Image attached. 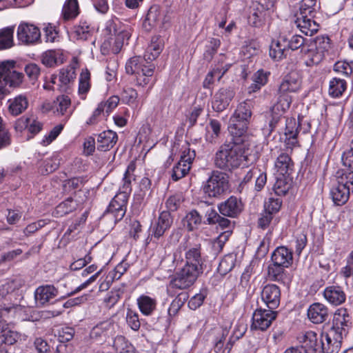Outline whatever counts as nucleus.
Returning <instances> with one entry per match:
<instances>
[{"mask_svg": "<svg viewBox=\"0 0 353 353\" xmlns=\"http://www.w3.org/2000/svg\"><path fill=\"white\" fill-rule=\"evenodd\" d=\"M286 267L281 266V264L273 263L268 267V276L270 281L279 283H284L286 276Z\"/></svg>", "mask_w": 353, "mask_h": 353, "instance_id": "36", "label": "nucleus"}, {"mask_svg": "<svg viewBox=\"0 0 353 353\" xmlns=\"http://www.w3.org/2000/svg\"><path fill=\"white\" fill-rule=\"evenodd\" d=\"M113 347L117 353L134 352V346L123 336H117L113 342Z\"/></svg>", "mask_w": 353, "mask_h": 353, "instance_id": "45", "label": "nucleus"}, {"mask_svg": "<svg viewBox=\"0 0 353 353\" xmlns=\"http://www.w3.org/2000/svg\"><path fill=\"white\" fill-rule=\"evenodd\" d=\"M302 343L299 347L303 348L307 353H321V338L319 341L317 334L308 331L299 337Z\"/></svg>", "mask_w": 353, "mask_h": 353, "instance_id": "21", "label": "nucleus"}, {"mask_svg": "<svg viewBox=\"0 0 353 353\" xmlns=\"http://www.w3.org/2000/svg\"><path fill=\"white\" fill-rule=\"evenodd\" d=\"M61 53L56 50H48L43 53L41 61L43 64L48 67H53L63 62Z\"/></svg>", "mask_w": 353, "mask_h": 353, "instance_id": "44", "label": "nucleus"}, {"mask_svg": "<svg viewBox=\"0 0 353 353\" xmlns=\"http://www.w3.org/2000/svg\"><path fill=\"white\" fill-rule=\"evenodd\" d=\"M201 245L182 241L172 255L161 261V265L169 270L176 268L185 260L183 268L176 273L171 283L175 288L184 290L192 286L205 269V258L202 256Z\"/></svg>", "mask_w": 353, "mask_h": 353, "instance_id": "1", "label": "nucleus"}, {"mask_svg": "<svg viewBox=\"0 0 353 353\" xmlns=\"http://www.w3.org/2000/svg\"><path fill=\"white\" fill-rule=\"evenodd\" d=\"M276 315L277 312L272 309H256L252 315V329L261 331L267 330Z\"/></svg>", "mask_w": 353, "mask_h": 353, "instance_id": "12", "label": "nucleus"}, {"mask_svg": "<svg viewBox=\"0 0 353 353\" xmlns=\"http://www.w3.org/2000/svg\"><path fill=\"white\" fill-rule=\"evenodd\" d=\"M351 325V317L347 310L338 309L334 314L331 328L321 334V353H338Z\"/></svg>", "mask_w": 353, "mask_h": 353, "instance_id": "2", "label": "nucleus"}, {"mask_svg": "<svg viewBox=\"0 0 353 353\" xmlns=\"http://www.w3.org/2000/svg\"><path fill=\"white\" fill-rule=\"evenodd\" d=\"M125 321L128 325L134 331H138L141 326L139 314L130 308L127 309Z\"/></svg>", "mask_w": 353, "mask_h": 353, "instance_id": "56", "label": "nucleus"}, {"mask_svg": "<svg viewBox=\"0 0 353 353\" xmlns=\"http://www.w3.org/2000/svg\"><path fill=\"white\" fill-rule=\"evenodd\" d=\"M243 203L241 199L231 196L226 201L219 205L220 213L225 216L236 217L243 210Z\"/></svg>", "mask_w": 353, "mask_h": 353, "instance_id": "19", "label": "nucleus"}, {"mask_svg": "<svg viewBox=\"0 0 353 353\" xmlns=\"http://www.w3.org/2000/svg\"><path fill=\"white\" fill-rule=\"evenodd\" d=\"M244 141L241 138L232 137V141L221 145L214 154L215 167L220 170L231 171L245 165L248 157L241 145Z\"/></svg>", "mask_w": 353, "mask_h": 353, "instance_id": "3", "label": "nucleus"}, {"mask_svg": "<svg viewBox=\"0 0 353 353\" xmlns=\"http://www.w3.org/2000/svg\"><path fill=\"white\" fill-rule=\"evenodd\" d=\"M221 44L220 40L212 38L210 41L209 45L206 46V50L204 52V58L208 61L211 60L214 54L216 53L218 48Z\"/></svg>", "mask_w": 353, "mask_h": 353, "instance_id": "63", "label": "nucleus"}, {"mask_svg": "<svg viewBox=\"0 0 353 353\" xmlns=\"http://www.w3.org/2000/svg\"><path fill=\"white\" fill-rule=\"evenodd\" d=\"M234 97V92L230 88H220L215 94L212 101V106L217 112L225 110Z\"/></svg>", "mask_w": 353, "mask_h": 353, "instance_id": "18", "label": "nucleus"}, {"mask_svg": "<svg viewBox=\"0 0 353 353\" xmlns=\"http://www.w3.org/2000/svg\"><path fill=\"white\" fill-rule=\"evenodd\" d=\"M195 157L196 153L194 150L190 149L188 145L183 148L180 160L172 170L171 177L174 181H179L189 173Z\"/></svg>", "mask_w": 353, "mask_h": 353, "instance_id": "11", "label": "nucleus"}, {"mask_svg": "<svg viewBox=\"0 0 353 353\" xmlns=\"http://www.w3.org/2000/svg\"><path fill=\"white\" fill-rule=\"evenodd\" d=\"M155 68V65L145 57L134 56L125 63L127 74L135 75L137 85L143 88L148 86V90H151L157 81Z\"/></svg>", "mask_w": 353, "mask_h": 353, "instance_id": "4", "label": "nucleus"}, {"mask_svg": "<svg viewBox=\"0 0 353 353\" xmlns=\"http://www.w3.org/2000/svg\"><path fill=\"white\" fill-rule=\"evenodd\" d=\"M337 181L330 190V196L336 205L345 204L353 192V172L339 170L336 172Z\"/></svg>", "mask_w": 353, "mask_h": 353, "instance_id": "7", "label": "nucleus"}, {"mask_svg": "<svg viewBox=\"0 0 353 353\" xmlns=\"http://www.w3.org/2000/svg\"><path fill=\"white\" fill-rule=\"evenodd\" d=\"M132 192L129 180L119 188L114 197L111 200L109 205L103 212V216H109L114 220V223L121 221L125 214L129 196Z\"/></svg>", "mask_w": 353, "mask_h": 353, "instance_id": "6", "label": "nucleus"}, {"mask_svg": "<svg viewBox=\"0 0 353 353\" xmlns=\"http://www.w3.org/2000/svg\"><path fill=\"white\" fill-rule=\"evenodd\" d=\"M274 215L271 214V213L268 212L263 210L259 216L258 219V227L265 230L268 229L273 220Z\"/></svg>", "mask_w": 353, "mask_h": 353, "instance_id": "64", "label": "nucleus"}, {"mask_svg": "<svg viewBox=\"0 0 353 353\" xmlns=\"http://www.w3.org/2000/svg\"><path fill=\"white\" fill-rule=\"evenodd\" d=\"M90 73L88 69L83 70L80 74L79 82V93L85 94L90 88Z\"/></svg>", "mask_w": 353, "mask_h": 353, "instance_id": "52", "label": "nucleus"}, {"mask_svg": "<svg viewBox=\"0 0 353 353\" xmlns=\"http://www.w3.org/2000/svg\"><path fill=\"white\" fill-rule=\"evenodd\" d=\"M23 74L14 70V64L7 62L0 63V99L8 92L7 85L17 86L23 81Z\"/></svg>", "mask_w": 353, "mask_h": 353, "instance_id": "10", "label": "nucleus"}, {"mask_svg": "<svg viewBox=\"0 0 353 353\" xmlns=\"http://www.w3.org/2000/svg\"><path fill=\"white\" fill-rule=\"evenodd\" d=\"M283 41H281V36L276 42H272L270 48V56L275 61H279L286 56Z\"/></svg>", "mask_w": 353, "mask_h": 353, "instance_id": "43", "label": "nucleus"}, {"mask_svg": "<svg viewBox=\"0 0 353 353\" xmlns=\"http://www.w3.org/2000/svg\"><path fill=\"white\" fill-rule=\"evenodd\" d=\"M303 117H299L298 121L294 117L287 118L284 132V142L287 150L292 148L298 145V134L301 129V123Z\"/></svg>", "mask_w": 353, "mask_h": 353, "instance_id": "13", "label": "nucleus"}, {"mask_svg": "<svg viewBox=\"0 0 353 353\" xmlns=\"http://www.w3.org/2000/svg\"><path fill=\"white\" fill-rule=\"evenodd\" d=\"M224 74L225 71L221 72L220 68H214L206 74L205 78L203 81V87L205 89H211L212 85L214 82V79H216L217 81H220Z\"/></svg>", "mask_w": 353, "mask_h": 353, "instance_id": "51", "label": "nucleus"}, {"mask_svg": "<svg viewBox=\"0 0 353 353\" xmlns=\"http://www.w3.org/2000/svg\"><path fill=\"white\" fill-rule=\"evenodd\" d=\"M77 0H67L62 9V15L65 20H70L76 17L78 14Z\"/></svg>", "mask_w": 353, "mask_h": 353, "instance_id": "46", "label": "nucleus"}, {"mask_svg": "<svg viewBox=\"0 0 353 353\" xmlns=\"http://www.w3.org/2000/svg\"><path fill=\"white\" fill-rule=\"evenodd\" d=\"M308 14L299 12L296 16L295 23L300 30L306 35L312 36L318 31L319 25Z\"/></svg>", "mask_w": 353, "mask_h": 353, "instance_id": "26", "label": "nucleus"}, {"mask_svg": "<svg viewBox=\"0 0 353 353\" xmlns=\"http://www.w3.org/2000/svg\"><path fill=\"white\" fill-rule=\"evenodd\" d=\"M9 112L13 116H18L23 112L28 106V101L25 95L19 94L8 101Z\"/></svg>", "mask_w": 353, "mask_h": 353, "instance_id": "31", "label": "nucleus"}, {"mask_svg": "<svg viewBox=\"0 0 353 353\" xmlns=\"http://www.w3.org/2000/svg\"><path fill=\"white\" fill-rule=\"evenodd\" d=\"M122 103L128 105L132 108H137L139 105L138 93L132 88H124L121 94Z\"/></svg>", "mask_w": 353, "mask_h": 353, "instance_id": "40", "label": "nucleus"}, {"mask_svg": "<svg viewBox=\"0 0 353 353\" xmlns=\"http://www.w3.org/2000/svg\"><path fill=\"white\" fill-rule=\"evenodd\" d=\"M291 185L287 181L285 176L277 178L273 189L276 194L279 196L285 195L289 191Z\"/></svg>", "mask_w": 353, "mask_h": 353, "instance_id": "54", "label": "nucleus"}, {"mask_svg": "<svg viewBox=\"0 0 353 353\" xmlns=\"http://www.w3.org/2000/svg\"><path fill=\"white\" fill-rule=\"evenodd\" d=\"M301 85V79L296 72H291L286 75L282 81L279 88V93L288 94V92H296Z\"/></svg>", "mask_w": 353, "mask_h": 353, "instance_id": "27", "label": "nucleus"}, {"mask_svg": "<svg viewBox=\"0 0 353 353\" xmlns=\"http://www.w3.org/2000/svg\"><path fill=\"white\" fill-rule=\"evenodd\" d=\"M235 265V258L232 254L225 256L220 261L217 270L221 275H225L230 272Z\"/></svg>", "mask_w": 353, "mask_h": 353, "instance_id": "50", "label": "nucleus"}, {"mask_svg": "<svg viewBox=\"0 0 353 353\" xmlns=\"http://www.w3.org/2000/svg\"><path fill=\"white\" fill-rule=\"evenodd\" d=\"M261 298L268 309L274 310L280 305L281 289L276 284H266L262 288Z\"/></svg>", "mask_w": 353, "mask_h": 353, "instance_id": "16", "label": "nucleus"}, {"mask_svg": "<svg viewBox=\"0 0 353 353\" xmlns=\"http://www.w3.org/2000/svg\"><path fill=\"white\" fill-rule=\"evenodd\" d=\"M347 89L345 79L334 77L329 82L328 94L332 98L341 97Z\"/></svg>", "mask_w": 353, "mask_h": 353, "instance_id": "35", "label": "nucleus"}, {"mask_svg": "<svg viewBox=\"0 0 353 353\" xmlns=\"http://www.w3.org/2000/svg\"><path fill=\"white\" fill-rule=\"evenodd\" d=\"M307 317L316 324L325 321L329 316V311L327 306L321 303H314L307 309Z\"/></svg>", "mask_w": 353, "mask_h": 353, "instance_id": "25", "label": "nucleus"}, {"mask_svg": "<svg viewBox=\"0 0 353 353\" xmlns=\"http://www.w3.org/2000/svg\"><path fill=\"white\" fill-rule=\"evenodd\" d=\"M58 289L53 285L39 286L34 291V299L37 305H45L58 296Z\"/></svg>", "mask_w": 353, "mask_h": 353, "instance_id": "20", "label": "nucleus"}, {"mask_svg": "<svg viewBox=\"0 0 353 353\" xmlns=\"http://www.w3.org/2000/svg\"><path fill=\"white\" fill-rule=\"evenodd\" d=\"M275 168L281 176L290 175L294 163L287 152L281 151L274 163Z\"/></svg>", "mask_w": 353, "mask_h": 353, "instance_id": "29", "label": "nucleus"}, {"mask_svg": "<svg viewBox=\"0 0 353 353\" xmlns=\"http://www.w3.org/2000/svg\"><path fill=\"white\" fill-rule=\"evenodd\" d=\"M105 30L110 35L109 39L114 41L112 50L114 53H118L120 51L124 42L128 41L131 35L128 26L116 17L107 21Z\"/></svg>", "mask_w": 353, "mask_h": 353, "instance_id": "8", "label": "nucleus"}, {"mask_svg": "<svg viewBox=\"0 0 353 353\" xmlns=\"http://www.w3.org/2000/svg\"><path fill=\"white\" fill-rule=\"evenodd\" d=\"M207 292L205 290L202 289L200 292L194 294L188 302V307L190 309L195 310L202 305L205 297Z\"/></svg>", "mask_w": 353, "mask_h": 353, "instance_id": "58", "label": "nucleus"}, {"mask_svg": "<svg viewBox=\"0 0 353 353\" xmlns=\"http://www.w3.org/2000/svg\"><path fill=\"white\" fill-rule=\"evenodd\" d=\"M73 34L77 40L86 41L92 37L91 29L86 21L81 22L75 26Z\"/></svg>", "mask_w": 353, "mask_h": 353, "instance_id": "48", "label": "nucleus"}, {"mask_svg": "<svg viewBox=\"0 0 353 353\" xmlns=\"http://www.w3.org/2000/svg\"><path fill=\"white\" fill-rule=\"evenodd\" d=\"M282 201L280 199L269 198L264 204V210L274 215L281 209Z\"/></svg>", "mask_w": 353, "mask_h": 353, "instance_id": "62", "label": "nucleus"}, {"mask_svg": "<svg viewBox=\"0 0 353 353\" xmlns=\"http://www.w3.org/2000/svg\"><path fill=\"white\" fill-rule=\"evenodd\" d=\"M278 94L276 103L270 109L271 125H275L279 121V119L290 108L292 103V98L288 94H282L279 92Z\"/></svg>", "mask_w": 353, "mask_h": 353, "instance_id": "17", "label": "nucleus"}, {"mask_svg": "<svg viewBox=\"0 0 353 353\" xmlns=\"http://www.w3.org/2000/svg\"><path fill=\"white\" fill-rule=\"evenodd\" d=\"M77 207V201L72 198H68L59 203L53 212V215L56 217L63 216L76 210Z\"/></svg>", "mask_w": 353, "mask_h": 353, "instance_id": "38", "label": "nucleus"}, {"mask_svg": "<svg viewBox=\"0 0 353 353\" xmlns=\"http://www.w3.org/2000/svg\"><path fill=\"white\" fill-rule=\"evenodd\" d=\"M254 102L246 99L240 103L229 121L228 131L232 137L241 138L245 140L248 125L250 123Z\"/></svg>", "mask_w": 353, "mask_h": 353, "instance_id": "5", "label": "nucleus"}, {"mask_svg": "<svg viewBox=\"0 0 353 353\" xmlns=\"http://www.w3.org/2000/svg\"><path fill=\"white\" fill-rule=\"evenodd\" d=\"M185 221L188 230L193 231L201 224V216L196 210H193L185 216Z\"/></svg>", "mask_w": 353, "mask_h": 353, "instance_id": "53", "label": "nucleus"}, {"mask_svg": "<svg viewBox=\"0 0 353 353\" xmlns=\"http://www.w3.org/2000/svg\"><path fill=\"white\" fill-rule=\"evenodd\" d=\"M173 222V219L168 211H163L160 213L159 218L153 226L152 235L159 239L166 230L170 229Z\"/></svg>", "mask_w": 353, "mask_h": 353, "instance_id": "24", "label": "nucleus"}, {"mask_svg": "<svg viewBox=\"0 0 353 353\" xmlns=\"http://www.w3.org/2000/svg\"><path fill=\"white\" fill-rule=\"evenodd\" d=\"M63 126L62 125H57L54 126L49 133L46 134L41 141V144L43 146L50 144L63 130Z\"/></svg>", "mask_w": 353, "mask_h": 353, "instance_id": "60", "label": "nucleus"}, {"mask_svg": "<svg viewBox=\"0 0 353 353\" xmlns=\"http://www.w3.org/2000/svg\"><path fill=\"white\" fill-rule=\"evenodd\" d=\"M76 78L75 69L72 66H68L60 70L59 79L61 84L68 85Z\"/></svg>", "mask_w": 353, "mask_h": 353, "instance_id": "55", "label": "nucleus"}, {"mask_svg": "<svg viewBox=\"0 0 353 353\" xmlns=\"http://www.w3.org/2000/svg\"><path fill=\"white\" fill-rule=\"evenodd\" d=\"M17 36L18 40L22 43L31 45L40 40L41 32L34 25L21 23L18 26Z\"/></svg>", "mask_w": 353, "mask_h": 353, "instance_id": "15", "label": "nucleus"}, {"mask_svg": "<svg viewBox=\"0 0 353 353\" xmlns=\"http://www.w3.org/2000/svg\"><path fill=\"white\" fill-rule=\"evenodd\" d=\"M281 41H283L285 47L292 50H295L302 47L306 39L300 35H292L290 38L281 36Z\"/></svg>", "mask_w": 353, "mask_h": 353, "instance_id": "47", "label": "nucleus"}, {"mask_svg": "<svg viewBox=\"0 0 353 353\" xmlns=\"http://www.w3.org/2000/svg\"><path fill=\"white\" fill-rule=\"evenodd\" d=\"M188 293L186 292H181L179 294L170 305L168 310V315L171 317L176 316L181 307L188 299Z\"/></svg>", "mask_w": 353, "mask_h": 353, "instance_id": "42", "label": "nucleus"}, {"mask_svg": "<svg viewBox=\"0 0 353 353\" xmlns=\"http://www.w3.org/2000/svg\"><path fill=\"white\" fill-rule=\"evenodd\" d=\"M119 101L120 99L119 97L113 95L109 97L106 101L100 102L99 104L102 105V108L103 109L106 116H108L112 111L117 107Z\"/></svg>", "mask_w": 353, "mask_h": 353, "instance_id": "61", "label": "nucleus"}, {"mask_svg": "<svg viewBox=\"0 0 353 353\" xmlns=\"http://www.w3.org/2000/svg\"><path fill=\"white\" fill-rule=\"evenodd\" d=\"M114 331V323L111 320H107L98 323L94 326L91 332V335L94 336H108Z\"/></svg>", "mask_w": 353, "mask_h": 353, "instance_id": "41", "label": "nucleus"}, {"mask_svg": "<svg viewBox=\"0 0 353 353\" xmlns=\"http://www.w3.org/2000/svg\"><path fill=\"white\" fill-rule=\"evenodd\" d=\"M163 48V42L161 37L154 36L152 37L150 41V43L148 45L144 57L150 61L156 59Z\"/></svg>", "mask_w": 353, "mask_h": 353, "instance_id": "33", "label": "nucleus"}, {"mask_svg": "<svg viewBox=\"0 0 353 353\" xmlns=\"http://www.w3.org/2000/svg\"><path fill=\"white\" fill-rule=\"evenodd\" d=\"M270 75V72L262 69L254 72L251 78L252 83L247 88L248 93L250 94L260 90L267 84Z\"/></svg>", "mask_w": 353, "mask_h": 353, "instance_id": "30", "label": "nucleus"}, {"mask_svg": "<svg viewBox=\"0 0 353 353\" xmlns=\"http://www.w3.org/2000/svg\"><path fill=\"white\" fill-rule=\"evenodd\" d=\"M231 233L232 232L230 230H225L209 243L210 252L213 256H216L222 252L225 243L228 240Z\"/></svg>", "mask_w": 353, "mask_h": 353, "instance_id": "34", "label": "nucleus"}, {"mask_svg": "<svg viewBox=\"0 0 353 353\" xmlns=\"http://www.w3.org/2000/svg\"><path fill=\"white\" fill-rule=\"evenodd\" d=\"M137 303L142 314L150 316L155 311L157 302L156 299L142 294L137 298Z\"/></svg>", "mask_w": 353, "mask_h": 353, "instance_id": "32", "label": "nucleus"}, {"mask_svg": "<svg viewBox=\"0 0 353 353\" xmlns=\"http://www.w3.org/2000/svg\"><path fill=\"white\" fill-rule=\"evenodd\" d=\"M43 112L52 111L57 114L65 115L67 118H69L73 112L70 97L63 94L57 97L52 103H43Z\"/></svg>", "mask_w": 353, "mask_h": 353, "instance_id": "14", "label": "nucleus"}, {"mask_svg": "<svg viewBox=\"0 0 353 353\" xmlns=\"http://www.w3.org/2000/svg\"><path fill=\"white\" fill-rule=\"evenodd\" d=\"M4 327H0V345H11L14 344L21 336V334L14 330Z\"/></svg>", "mask_w": 353, "mask_h": 353, "instance_id": "39", "label": "nucleus"}, {"mask_svg": "<svg viewBox=\"0 0 353 353\" xmlns=\"http://www.w3.org/2000/svg\"><path fill=\"white\" fill-rule=\"evenodd\" d=\"M60 157L58 153H54L50 157L45 159L39 168V172L45 175L54 172L60 165Z\"/></svg>", "mask_w": 353, "mask_h": 353, "instance_id": "37", "label": "nucleus"}, {"mask_svg": "<svg viewBox=\"0 0 353 353\" xmlns=\"http://www.w3.org/2000/svg\"><path fill=\"white\" fill-rule=\"evenodd\" d=\"M271 261L288 268L293 263V252L286 246H279L272 253Z\"/></svg>", "mask_w": 353, "mask_h": 353, "instance_id": "22", "label": "nucleus"}, {"mask_svg": "<svg viewBox=\"0 0 353 353\" xmlns=\"http://www.w3.org/2000/svg\"><path fill=\"white\" fill-rule=\"evenodd\" d=\"M229 176L227 174L213 170L203 186V192L209 197H219L229 189Z\"/></svg>", "mask_w": 353, "mask_h": 353, "instance_id": "9", "label": "nucleus"}, {"mask_svg": "<svg viewBox=\"0 0 353 353\" xmlns=\"http://www.w3.org/2000/svg\"><path fill=\"white\" fill-rule=\"evenodd\" d=\"M118 140L117 133L112 130H105L97 136V149L101 151L110 150Z\"/></svg>", "mask_w": 353, "mask_h": 353, "instance_id": "28", "label": "nucleus"}, {"mask_svg": "<svg viewBox=\"0 0 353 353\" xmlns=\"http://www.w3.org/2000/svg\"><path fill=\"white\" fill-rule=\"evenodd\" d=\"M13 33L12 28H6L0 32V50L8 49L13 46Z\"/></svg>", "mask_w": 353, "mask_h": 353, "instance_id": "49", "label": "nucleus"}, {"mask_svg": "<svg viewBox=\"0 0 353 353\" xmlns=\"http://www.w3.org/2000/svg\"><path fill=\"white\" fill-rule=\"evenodd\" d=\"M317 0H301L300 3L299 12L308 14L314 17L316 12Z\"/></svg>", "mask_w": 353, "mask_h": 353, "instance_id": "59", "label": "nucleus"}, {"mask_svg": "<svg viewBox=\"0 0 353 353\" xmlns=\"http://www.w3.org/2000/svg\"><path fill=\"white\" fill-rule=\"evenodd\" d=\"M323 297L330 304L337 306L346 300V294L343 288L339 285H330L323 290Z\"/></svg>", "mask_w": 353, "mask_h": 353, "instance_id": "23", "label": "nucleus"}, {"mask_svg": "<svg viewBox=\"0 0 353 353\" xmlns=\"http://www.w3.org/2000/svg\"><path fill=\"white\" fill-rule=\"evenodd\" d=\"M74 329L72 327L63 326L57 330L56 336L61 343L70 341L74 335Z\"/></svg>", "mask_w": 353, "mask_h": 353, "instance_id": "57", "label": "nucleus"}]
</instances>
